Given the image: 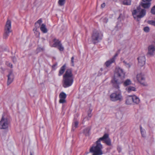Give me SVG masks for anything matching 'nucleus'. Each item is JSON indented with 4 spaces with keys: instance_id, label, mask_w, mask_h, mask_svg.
<instances>
[{
    "instance_id": "9",
    "label": "nucleus",
    "mask_w": 155,
    "mask_h": 155,
    "mask_svg": "<svg viewBox=\"0 0 155 155\" xmlns=\"http://www.w3.org/2000/svg\"><path fill=\"white\" fill-rule=\"evenodd\" d=\"M136 78L138 81L143 86L147 85V83L145 82V76L142 73H140L137 74Z\"/></svg>"
},
{
    "instance_id": "10",
    "label": "nucleus",
    "mask_w": 155,
    "mask_h": 155,
    "mask_svg": "<svg viewBox=\"0 0 155 155\" xmlns=\"http://www.w3.org/2000/svg\"><path fill=\"white\" fill-rule=\"evenodd\" d=\"M138 61V65L139 66L142 67L145 64L146 58L145 55L143 54H140L137 58Z\"/></svg>"
},
{
    "instance_id": "35",
    "label": "nucleus",
    "mask_w": 155,
    "mask_h": 155,
    "mask_svg": "<svg viewBox=\"0 0 155 155\" xmlns=\"http://www.w3.org/2000/svg\"><path fill=\"white\" fill-rule=\"evenodd\" d=\"M143 30L144 31L146 32H147L149 31L150 29L148 27H146L144 28Z\"/></svg>"
},
{
    "instance_id": "20",
    "label": "nucleus",
    "mask_w": 155,
    "mask_h": 155,
    "mask_svg": "<svg viewBox=\"0 0 155 155\" xmlns=\"http://www.w3.org/2000/svg\"><path fill=\"white\" fill-rule=\"evenodd\" d=\"M78 122L77 121H75L73 123L72 130L74 131L75 129L78 127Z\"/></svg>"
},
{
    "instance_id": "40",
    "label": "nucleus",
    "mask_w": 155,
    "mask_h": 155,
    "mask_svg": "<svg viewBox=\"0 0 155 155\" xmlns=\"http://www.w3.org/2000/svg\"><path fill=\"white\" fill-rule=\"evenodd\" d=\"M12 60L14 62H15L16 61V59L15 57H13L12 58Z\"/></svg>"
},
{
    "instance_id": "19",
    "label": "nucleus",
    "mask_w": 155,
    "mask_h": 155,
    "mask_svg": "<svg viewBox=\"0 0 155 155\" xmlns=\"http://www.w3.org/2000/svg\"><path fill=\"white\" fill-rule=\"evenodd\" d=\"M126 91L128 93H130L132 91H136V88L135 87L132 86H129L126 88Z\"/></svg>"
},
{
    "instance_id": "16",
    "label": "nucleus",
    "mask_w": 155,
    "mask_h": 155,
    "mask_svg": "<svg viewBox=\"0 0 155 155\" xmlns=\"http://www.w3.org/2000/svg\"><path fill=\"white\" fill-rule=\"evenodd\" d=\"M151 4V2H143L141 3V5L143 8L145 9H148L150 7Z\"/></svg>"
},
{
    "instance_id": "18",
    "label": "nucleus",
    "mask_w": 155,
    "mask_h": 155,
    "mask_svg": "<svg viewBox=\"0 0 155 155\" xmlns=\"http://www.w3.org/2000/svg\"><path fill=\"white\" fill-rule=\"evenodd\" d=\"M40 30L44 33H46L48 32V30L46 27L45 25L44 24L41 25Z\"/></svg>"
},
{
    "instance_id": "42",
    "label": "nucleus",
    "mask_w": 155,
    "mask_h": 155,
    "mask_svg": "<svg viewBox=\"0 0 155 155\" xmlns=\"http://www.w3.org/2000/svg\"><path fill=\"white\" fill-rule=\"evenodd\" d=\"M65 65H63L61 67V68H65Z\"/></svg>"
},
{
    "instance_id": "30",
    "label": "nucleus",
    "mask_w": 155,
    "mask_h": 155,
    "mask_svg": "<svg viewBox=\"0 0 155 155\" xmlns=\"http://www.w3.org/2000/svg\"><path fill=\"white\" fill-rule=\"evenodd\" d=\"M5 64L8 67H9L10 68H12V65L11 63L9 62L8 61H6Z\"/></svg>"
},
{
    "instance_id": "28",
    "label": "nucleus",
    "mask_w": 155,
    "mask_h": 155,
    "mask_svg": "<svg viewBox=\"0 0 155 155\" xmlns=\"http://www.w3.org/2000/svg\"><path fill=\"white\" fill-rule=\"evenodd\" d=\"M148 24L155 26V20L154 21H148Z\"/></svg>"
},
{
    "instance_id": "33",
    "label": "nucleus",
    "mask_w": 155,
    "mask_h": 155,
    "mask_svg": "<svg viewBox=\"0 0 155 155\" xmlns=\"http://www.w3.org/2000/svg\"><path fill=\"white\" fill-rule=\"evenodd\" d=\"M123 63L125 66L127 67H131V64H130L127 63V62L125 61H123Z\"/></svg>"
},
{
    "instance_id": "4",
    "label": "nucleus",
    "mask_w": 155,
    "mask_h": 155,
    "mask_svg": "<svg viewBox=\"0 0 155 155\" xmlns=\"http://www.w3.org/2000/svg\"><path fill=\"white\" fill-rule=\"evenodd\" d=\"M132 13L134 18H137V20L139 21V19L143 17L146 15V10L141 8L139 6L137 7V9L133 10Z\"/></svg>"
},
{
    "instance_id": "12",
    "label": "nucleus",
    "mask_w": 155,
    "mask_h": 155,
    "mask_svg": "<svg viewBox=\"0 0 155 155\" xmlns=\"http://www.w3.org/2000/svg\"><path fill=\"white\" fill-rule=\"evenodd\" d=\"M7 77V84L9 85L13 81L14 79V75L12 71L9 72Z\"/></svg>"
},
{
    "instance_id": "45",
    "label": "nucleus",
    "mask_w": 155,
    "mask_h": 155,
    "mask_svg": "<svg viewBox=\"0 0 155 155\" xmlns=\"http://www.w3.org/2000/svg\"><path fill=\"white\" fill-rule=\"evenodd\" d=\"M55 65H53V67H55Z\"/></svg>"
},
{
    "instance_id": "38",
    "label": "nucleus",
    "mask_w": 155,
    "mask_h": 155,
    "mask_svg": "<svg viewBox=\"0 0 155 155\" xmlns=\"http://www.w3.org/2000/svg\"><path fill=\"white\" fill-rule=\"evenodd\" d=\"M74 57H72L71 58V62L72 64V65L73 66H74Z\"/></svg>"
},
{
    "instance_id": "39",
    "label": "nucleus",
    "mask_w": 155,
    "mask_h": 155,
    "mask_svg": "<svg viewBox=\"0 0 155 155\" xmlns=\"http://www.w3.org/2000/svg\"><path fill=\"white\" fill-rule=\"evenodd\" d=\"M152 0H142L143 2H151Z\"/></svg>"
},
{
    "instance_id": "11",
    "label": "nucleus",
    "mask_w": 155,
    "mask_h": 155,
    "mask_svg": "<svg viewBox=\"0 0 155 155\" xmlns=\"http://www.w3.org/2000/svg\"><path fill=\"white\" fill-rule=\"evenodd\" d=\"M118 54V53H116L112 58L105 62V64L106 67H109L112 63L115 62L116 58Z\"/></svg>"
},
{
    "instance_id": "23",
    "label": "nucleus",
    "mask_w": 155,
    "mask_h": 155,
    "mask_svg": "<svg viewBox=\"0 0 155 155\" xmlns=\"http://www.w3.org/2000/svg\"><path fill=\"white\" fill-rule=\"evenodd\" d=\"M132 83L131 81L129 79H127L124 83V85L125 86L130 85Z\"/></svg>"
},
{
    "instance_id": "25",
    "label": "nucleus",
    "mask_w": 155,
    "mask_h": 155,
    "mask_svg": "<svg viewBox=\"0 0 155 155\" xmlns=\"http://www.w3.org/2000/svg\"><path fill=\"white\" fill-rule=\"evenodd\" d=\"M66 94L63 92L60 93L59 95L60 98H66Z\"/></svg>"
},
{
    "instance_id": "43",
    "label": "nucleus",
    "mask_w": 155,
    "mask_h": 155,
    "mask_svg": "<svg viewBox=\"0 0 155 155\" xmlns=\"http://www.w3.org/2000/svg\"><path fill=\"white\" fill-rule=\"evenodd\" d=\"M30 155H33V154L31 152H30Z\"/></svg>"
},
{
    "instance_id": "26",
    "label": "nucleus",
    "mask_w": 155,
    "mask_h": 155,
    "mask_svg": "<svg viewBox=\"0 0 155 155\" xmlns=\"http://www.w3.org/2000/svg\"><path fill=\"white\" fill-rule=\"evenodd\" d=\"M65 0H59L58 4L60 6L63 5L65 3Z\"/></svg>"
},
{
    "instance_id": "44",
    "label": "nucleus",
    "mask_w": 155,
    "mask_h": 155,
    "mask_svg": "<svg viewBox=\"0 0 155 155\" xmlns=\"http://www.w3.org/2000/svg\"><path fill=\"white\" fill-rule=\"evenodd\" d=\"M40 49H41V48H38V50H40Z\"/></svg>"
},
{
    "instance_id": "2",
    "label": "nucleus",
    "mask_w": 155,
    "mask_h": 155,
    "mask_svg": "<svg viewBox=\"0 0 155 155\" xmlns=\"http://www.w3.org/2000/svg\"><path fill=\"white\" fill-rule=\"evenodd\" d=\"M125 74L122 68H115L114 78L111 81L114 87L117 89L119 88V85L123 82Z\"/></svg>"
},
{
    "instance_id": "7",
    "label": "nucleus",
    "mask_w": 155,
    "mask_h": 155,
    "mask_svg": "<svg viewBox=\"0 0 155 155\" xmlns=\"http://www.w3.org/2000/svg\"><path fill=\"white\" fill-rule=\"evenodd\" d=\"M110 100L113 101H121L123 100L121 93L120 91H115L110 95Z\"/></svg>"
},
{
    "instance_id": "31",
    "label": "nucleus",
    "mask_w": 155,
    "mask_h": 155,
    "mask_svg": "<svg viewBox=\"0 0 155 155\" xmlns=\"http://www.w3.org/2000/svg\"><path fill=\"white\" fill-rule=\"evenodd\" d=\"M92 111V110L91 109H90L88 111V113H87L88 116V117H89V118H90L92 116V114H91Z\"/></svg>"
},
{
    "instance_id": "17",
    "label": "nucleus",
    "mask_w": 155,
    "mask_h": 155,
    "mask_svg": "<svg viewBox=\"0 0 155 155\" xmlns=\"http://www.w3.org/2000/svg\"><path fill=\"white\" fill-rule=\"evenodd\" d=\"M54 43L52 45V47H57L61 44V43L58 39L54 38L53 40Z\"/></svg>"
},
{
    "instance_id": "5",
    "label": "nucleus",
    "mask_w": 155,
    "mask_h": 155,
    "mask_svg": "<svg viewBox=\"0 0 155 155\" xmlns=\"http://www.w3.org/2000/svg\"><path fill=\"white\" fill-rule=\"evenodd\" d=\"M10 122L9 117L3 114L0 121V129H6L8 128L10 124Z\"/></svg>"
},
{
    "instance_id": "29",
    "label": "nucleus",
    "mask_w": 155,
    "mask_h": 155,
    "mask_svg": "<svg viewBox=\"0 0 155 155\" xmlns=\"http://www.w3.org/2000/svg\"><path fill=\"white\" fill-rule=\"evenodd\" d=\"M65 68H61L59 71V76L62 75L64 72L65 71Z\"/></svg>"
},
{
    "instance_id": "13",
    "label": "nucleus",
    "mask_w": 155,
    "mask_h": 155,
    "mask_svg": "<svg viewBox=\"0 0 155 155\" xmlns=\"http://www.w3.org/2000/svg\"><path fill=\"white\" fill-rule=\"evenodd\" d=\"M148 49L147 54L151 56H153L155 51V46L153 45H151L148 46Z\"/></svg>"
},
{
    "instance_id": "22",
    "label": "nucleus",
    "mask_w": 155,
    "mask_h": 155,
    "mask_svg": "<svg viewBox=\"0 0 155 155\" xmlns=\"http://www.w3.org/2000/svg\"><path fill=\"white\" fill-rule=\"evenodd\" d=\"M140 129L142 136L143 137H145L146 136V131L145 130L143 129L141 126L140 127Z\"/></svg>"
},
{
    "instance_id": "21",
    "label": "nucleus",
    "mask_w": 155,
    "mask_h": 155,
    "mask_svg": "<svg viewBox=\"0 0 155 155\" xmlns=\"http://www.w3.org/2000/svg\"><path fill=\"white\" fill-rule=\"evenodd\" d=\"M90 130V129L89 127H87L84 130L83 133L86 136L88 135Z\"/></svg>"
},
{
    "instance_id": "32",
    "label": "nucleus",
    "mask_w": 155,
    "mask_h": 155,
    "mask_svg": "<svg viewBox=\"0 0 155 155\" xmlns=\"http://www.w3.org/2000/svg\"><path fill=\"white\" fill-rule=\"evenodd\" d=\"M151 12L152 14L155 15V5L152 8Z\"/></svg>"
},
{
    "instance_id": "36",
    "label": "nucleus",
    "mask_w": 155,
    "mask_h": 155,
    "mask_svg": "<svg viewBox=\"0 0 155 155\" xmlns=\"http://www.w3.org/2000/svg\"><path fill=\"white\" fill-rule=\"evenodd\" d=\"M42 21L41 19H40L39 20H38L35 23V25H36L38 23L39 24V27L41 23H42Z\"/></svg>"
},
{
    "instance_id": "24",
    "label": "nucleus",
    "mask_w": 155,
    "mask_h": 155,
    "mask_svg": "<svg viewBox=\"0 0 155 155\" xmlns=\"http://www.w3.org/2000/svg\"><path fill=\"white\" fill-rule=\"evenodd\" d=\"M123 4L125 5H130L131 4V0H124Z\"/></svg>"
},
{
    "instance_id": "37",
    "label": "nucleus",
    "mask_w": 155,
    "mask_h": 155,
    "mask_svg": "<svg viewBox=\"0 0 155 155\" xmlns=\"http://www.w3.org/2000/svg\"><path fill=\"white\" fill-rule=\"evenodd\" d=\"M117 150L119 153H120L121 151V148L120 146H118L117 147Z\"/></svg>"
},
{
    "instance_id": "6",
    "label": "nucleus",
    "mask_w": 155,
    "mask_h": 155,
    "mask_svg": "<svg viewBox=\"0 0 155 155\" xmlns=\"http://www.w3.org/2000/svg\"><path fill=\"white\" fill-rule=\"evenodd\" d=\"M103 36L102 33L98 31H93L91 35V40L94 44H95L101 41Z\"/></svg>"
},
{
    "instance_id": "14",
    "label": "nucleus",
    "mask_w": 155,
    "mask_h": 155,
    "mask_svg": "<svg viewBox=\"0 0 155 155\" xmlns=\"http://www.w3.org/2000/svg\"><path fill=\"white\" fill-rule=\"evenodd\" d=\"M133 102L135 104H138L140 102V99L139 98L135 95H132Z\"/></svg>"
},
{
    "instance_id": "1",
    "label": "nucleus",
    "mask_w": 155,
    "mask_h": 155,
    "mask_svg": "<svg viewBox=\"0 0 155 155\" xmlns=\"http://www.w3.org/2000/svg\"><path fill=\"white\" fill-rule=\"evenodd\" d=\"M101 141L108 146H110L111 145V141L109 137V135L107 134H105L96 142L95 145L93 146L90 148V151L93 153L92 155H102L103 154L102 150L103 146L101 143Z\"/></svg>"
},
{
    "instance_id": "34",
    "label": "nucleus",
    "mask_w": 155,
    "mask_h": 155,
    "mask_svg": "<svg viewBox=\"0 0 155 155\" xmlns=\"http://www.w3.org/2000/svg\"><path fill=\"white\" fill-rule=\"evenodd\" d=\"M65 98H60L59 102L60 103H64L66 102Z\"/></svg>"
},
{
    "instance_id": "27",
    "label": "nucleus",
    "mask_w": 155,
    "mask_h": 155,
    "mask_svg": "<svg viewBox=\"0 0 155 155\" xmlns=\"http://www.w3.org/2000/svg\"><path fill=\"white\" fill-rule=\"evenodd\" d=\"M57 48L60 51H63L64 50V48L62 46L61 43L59 45V46H58Z\"/></svg>"
},
{
    "instance_id": "3",
    "label": "nucleus",
    "mask_w": 155,
    "mask_h": 155,
    "mask_svg": "<svg viewBox=\"0 0 155 155\" xmlns=\"http://www.w3.org/2000/svg\"><path fill=\"white\" fill-rule=\"evenodd\" d=\"M73 82V78L71 70V69L67 70L63 76V86L66 88L71 86Z\"/></svg>"
},
{
    "instance_id": "8",
    "label": "nucleus",
    "mask_w": 155,
    "mask_h": 155,
    "mask_svg": "<svg viewBox=\"0 0 155 155\" xmlns=\"http://www.w3.org/2000/svg\"><path fill=\"white\" fill-rule=\"evenodd\" d=\"M11 21L8 20L5 28L4 32L3 35V38L7 39L9 35V34L12 31L11 30Z\"/></svg>"
},
{
    "instance_id": "15",
    "label": "nucleus",
    "mask_w": 155,
    "mask_h": 155,
    "mask_svg": "<svg viewBox=\"0 0 155 155\" xmlns=\"http://www.w3.org/2000/svg\"><path fill=\"white\" fill-rule=\"evenodd\" d=\"M132 101V95L128 96L126 97L125 103L128 105L131 104L133 102Z\"/></svg>"
},
{
    "instance_id": "41",
    "label": "nucleus",
    "mask_w": 155,
    "mask_h": 155,
    "mask_svg": "<svg viewBox=\"0 0 155 155\" xmlns=\"http://www.w3.org/2000/svg\"><path fill=\"white\" fill-rule=\"evenodd\" d=\"M105 3H103L101 5V8H104L105 7Z\"/></svg>"
}]
</instances>
